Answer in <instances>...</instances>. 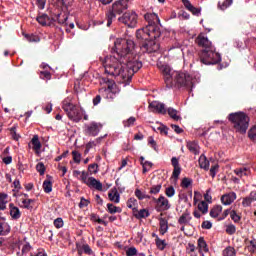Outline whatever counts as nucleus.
Returning a JSON list of instances; mask_svg holds the SVG:
<instances>
[{
  "label": "nucleus",
  "mask_w": 256,
  "mask_h": 256,
  "mask_svg": "<svg viewBox=\"0 0 256 256\" xmlns=\"http://www.w3.org/2000/svg\"><path fill=\"white\" fill-rule=\"evenodd\" d=\"M114 50L116 56H106L102 60L106 75L131 79L133 74L143 67V63L139 61L137 50H135V42L118 38L114 42Z\"/></svg>",
  "instance_id": "f257e3e1"
},
{
  "label": "nucleus",
  "mask_w": 256,
  "mask_h": 256,
  "mask_svg": "<svg viewBox=\"0 0 256 256\" xmlns=\"http://www.w3.org/2000/svg\"><path fill=\"white\" fill-rule=\"evenodd\" d=\"M144 18L148 24L138 31V33H143V37L146 39V42L141 46V51L142 53H157L159 43L155 39L161 37V20L156 13H147Z\"/></svg>",
  "instance_id": "f03ea898"
},
{
  "label": "nucleus",
  "mask_w": 256,
  "mask_h": 256,
  "mask_svg": "<svg viewBox=\"0 0 256 256\" xmlns=\"http://www.w3.org/2000/svg\"><path fill=\"white\" fill-rule=\"evenodd\" d=\"M159 69L162 75H164V81L168 89H173V87H177L178 89L181 87L193 88L201 80L199 74L194 75L187 72H177L167 64H162L159 66Z\"/></svg>",
  "instance_id": "7ed1b4c3"
},
{
  "label": "nucleus",
  "mask_w": 256,
  "mask_h": 256,
  "mask_svg": "<svg viewBox=\"0 0 256 256\" xmlns=\"http://www.w3.org/2000/svg\"><path fill=\"white\" fill-rule=\"evenodd\" d=\"M228 121H231L237 133L245 135L249 129V116L244 112H235L228 115Z\"/></svg>",
  "instance_id": "20e7f679"
},
{
  "label": "nucleus",
  "mask_w": 256,
  "mask_h": 256,
  "mask_svg": "<svg viewBox=\"0 0 256 256\" xmlns=\"http://www.w3.org/2000/svg\"><path fill=\"white\" fill-rule=\"evenodd\" d=\"M62 109L69 119L75 123H79V121L83 119V110L79 109L75 103H73V96H68L62 101Z\"/></svg>",
  "instance_id": "39448f33"
},
{
  "label": "nucleus",
  "mask_w": 256,
  "mask_h": 256,
  "mask_svg": "<svg viewBox=\"0 0 256 256\" xmlns=\"http://www.w3.org/2000/svg\"><path fill=\"white\" fill-rule=\"evenodd\" d=\"M129 9V0H116L112 4V9L107 13V27H111L113 19H116L117 15L125 13ZM117 14V15H116Z\"/></svg>",
  "instance_id": "423d86ee"
},
{
  "label": "nucleus",
  "mask_w": 256,
  "mask_h": 256,
  "mask_svg": "<svg viewBox=\"0 0 256 256\" xmlns=\"http://www.w3.org/2000/svg\"><path fill=\"white\" fill-rule=\"evenodd\" d=\"M200 61L203 65H217L221 63V54L217 53L215 48L203 49L200 53Z\"/></svg>",
  "instance_id": "0eeeda50"
},
{
  "label": "nucleus",
  "mask_w": 256,
  "mask_h": 256,
  "mask_svg": "<svg viewBox=\"0 0 256 256\" xmlns=\"http://www.w3.org/2000/svg\"><path fill=\"white\" fill-rule=\"evenodd\" d=\"M105 81L106 83H108V87L101 88L99 90V93L104 99H107V101H114L117 95L121 93V90L119 89L117 84H115L113 81L109 79H106Z\"/></svg>",
  "instance_id": "6e6552de"
},
{
  "label": "nucleus",
  "mask_w": 256,
  "mask_h": 256,
  "mask_svg": "<svg viewBox=\"0 0 256 256\" xmlns=\"http://www.w3.org/2000/svg\"><path fill=\"white\" fill-rule=\"evenodd\" d=\"M119 23H123V25H126V27H130V29H133L137 27V21L138 16L137 12L130 11L125 12L121 17L118 18Z\"/></svg>",
  "instance_id": "1a4fd4ad"
},
{
  "label": "nucleus",
  "mask_w": 256,
  "mask_h": 256,
  "mask_svg": "<svg viewBox=\"0 0 256 256\" xmlns=\"http://www.w3.org/2000/svg\"><path fill=\"white\" fill-rule=\"evenodd\" d=\"M68 19H69V17H67V15L58 13L53 18V21H57V23L66 27V31H67V33H69V31H71V29H75V24L74 23L69 24L67 22Z\"/></svg>",
  "instance_id": "9d476101"
},
{
  "label": "nucleus",
  "mask_w": 256,
  "mask_h": 256,
  "mask_svg": "<svg viewBox=\"0 0 256 256\" xmlns=\"http://www.w3.org/2000/svg\"><path fill=\"white\" fill-rule=\"evenodd\" d=\"M149 109L152 113H158L159 115H165L167 113V108L165 105L159 101H153L149 104Z\"/></svg>",
  "instance_id": "9b49d317"
},
{
  "label": "nucleus",
  "mask_w": 256,
  "mask_h": 256,
  "mask_svg": "<svg viewBox=\"0 0 256 256\" xmlns=\"http://www.w3.org/2000/svg\"><path fill=\"white\" fill-rule=\"evenodd\" d=\"M102 128L103 125H101V123L91 122L90 124L86 125V133L92 137H97Z\"/></svg>",
  "instance_id": "f8f14e48"
},
{
  "label": "nucleus",
  "mask_w": 256,
  "mask_h": 256,
  "mask_svg": "<svg viewBox=\"0 0 256 256\" xmlns=\"http://www.w3.org/2000/svg\"><path fill=\"white\" fill-rule=\"evenodd\" d=\"M155 201L159 211H169L171 209V204H169V199L165 198V196L161 195L158 199L153 198Z\"/></svg>",
  "instance_id": "ddd939ff"
},
{
  "label": "nucleus",
  "mask_w": 256,
  "mask_h": 256,
  "mask_svg": "<svg viewBox=\"0 0 256 256\" xmlns=\"http://www.w3.org/2000/svg\"><path fill=\"white\" fill-rule=\"evenodd\" d=\"M11 233V226L5 219V217H0V237H5Z\"/></svg>",
  "instance_id": "4468645a"
},
{
  "label": "nucleus",
  "mask_w": 256,
  "mask_h": 256,
  "mask_svg": "<svg viewBox=\"0 0 256 256\" xmlns=\"http://www.w3.org/2000/svg\"><path fill=\"white\" fill-rule=\"evenodd\" d=\"M90 189H96V191H103V183L97 180L95 177H89L87 184Z\"/></svg>",
  "instance_id": "2eb2a0df"
},
{
  "label": "nucleus",
  "mask_w": 256,
  "mask_h": 256,
  "mask_svg": "<svg viewBox=\"0 0 256 256\" xmlns=\"http://www.w3.org/2000/svg\"><path fill=\"white\" fill-rule=\"evenodd\" d=\"M182 3L184 5V7L190 11V13L192 15H196L197 17H199L201 15V8H196L195 6H193V4H191V1L189 0H182Z\"/></svg>",
  "instance_id": "dca6fc26"
},
{
  "label": "nucleus",
  "mask_w": 256,
  "mask_h": 256,
  "mask_svg": "<svg viewBox=\"0 0 256 256\" xmlns=\"http://www.w3.org/2000/svg\"><path fill=\"white\" fill-rule=\"evenodd\" d=\"M237 199V194L235 192H230L222 195L221 202L224 205H231Z\"/></svg>",
  "instance_id": "f3484780"
},
{
  "label": "nucleus",
  "mask_w": 256,
  "mask_h": 256,
  "mask_svg": "<svg viewBox=\"0 0 256 256\" xmlns=\"http://www.w3.org/2000/svg\"><path fill=\"white\" fill-rule=\"evenodd\" d=\"M198 45L199 47H203L204 49H207V51L211 48H215L213 44H211V41H209V38L205 36H199L198 37Z\"/></svg>",
  "instance_id": "a211bd4d"
},
{
  "label": "nucleus",
  "mask_w": 256,
  "mask_h": 256,
  "mask_svg": "<svg viewBox=\"0 0 256 256\" xmlns=\"http://www.w3.org/2000/svg\"><path fill=\"white\" fill-rule=\"evenodd\" d=\"M191 219H193V217H191V212H189V210H186L178 219V223L180 225H189V223H191Z\"/></svg>",
  "instance_id": "6ab92c4d"
},
{
  "label": "nucleus",
  "mask_w": 256,
  "mask_h": 256,
  "mask_svg": "<svg viewBox=\"0 0 256 256\" xmlns=\"http://www.w3.org/2000/svg\"><path fill=\"white\" fill-rule=\"evenodd\" d=\"M9 209H10V216L12 217V219L14 220L21 219V210H19V207L15 206L14 203H10Z\"/></svg>",
  "instance_id": "aec40b11"
},
{
  "label": "nucleus",
  "mask_w": 256,
  "mask_h": 256,
  "mask_svg": "<svg viewBox=\"0 0 256 256\" xmlns=\"http://www.w3.org/2000/svg\"><path fill=\"white\" fill-rule=\"evenodd\" d=\"M108 199L112 201V203H119L121 201V195L119 194V191L117 189H112L108 193Z\"/></svg>",
  "instance_id": "412c9836"
},
{
  "label": "nucleus",
  "mask_w": 256,
  "mask_h": 256,
  "mask_svg": "<svg viewBox=\"0 0 256 256\" xmlns=\"http://www.w3.org/2000/svg\"><path fill=\"white\" fill-rule=\"evenodd\" d=\"M198 163H199L200 169H204V171H209L210 163H209V160H207V156H205V154H202L199 157Z\"/></svg>",
  "instance_id": "4be33fe9"
},
{
  "label": "nucleus",
  "mask_w": 256,
  "mask_h": 256,
  "mask_svg": "<svg viewBox=\"0 0 256 256\" xmlns=\"http://www.w3.org/2000/svg\"><path fill=\"white\" fill-rule=\"evenodd\" d=\"M234 173L235 175H237V177H239V179H243V177H247L251 173V171L249 170V168L243 167L235 169Z\"/></svg>",
  "instance_id": "5701e85b"
},
{
  "label": "nucleus",
  "mask_w": 256,
  "mask_h": 256,
  "mask_svg": "<svg viewBox=\"0 0 256 256\" xmlns=\"http://www.w3.org/2000/svg\"><path fill=\"white\" fill-rule=\"evenodd\" d=\"M198 247L200 249L201 255L204 253H209V247L207 246V242L205 241V238L200 237L198 239Z\"/></svg>",
  "instance_id": "b1692460"
},
{
  "label": "nucleus",
  "mask_w": 256,
  "mask_h": 256,
  "mask_svg": "<svg viewBox=\"0 0 256 256\" xmlns=\"http://www.w3.org/2000/svg\"><path fill=\"white\" fill-rule=\"evenodd\" d=\"M31 143H32V149H34L36 153H39V151H41V141H39V136L34 135L31 140Z\"/></svg>",
  "instance_id": "393cba45"
},
{
  "label": "nucleus",
  "mask_w": 256,
  "mask_h": 256,
  "mask_svg": "<svg viewBox=\"0 0 256 256\" xmlns=\"http://www.w3.org/2000/svg\"><path fill=\"white\" fill-rule=\"evenodd\" d=\"M187 148L194 155H199V144L197 142H188Z\"/></svg>",
  "instance_id": "a878e982"
},
{
  "label": "nucleus",
  "mask_w": 256,
  "mask_h": 256,
  "mask_svg": "<svg viewBox=\"0 0 256 256\" xmlns=\"http://www.w3.org/2000/svg\"><path fill=\"white\" fill-rule=\"evenodd\" d=\"M169 231V224L167 223V220L161 218L160 219V233L161 235H165Z\"/></svg>",
  "instance_id": "bb28decb"
},
{
  "label": "nucleus",
  "mask_w": 256,
  "mask_h": 256,
  "mask_svg": "<svg viewBox=\"0 0 256 256\" xmlns=\"http://www.w3.org/2000/svg\"><path fill=\"white\" fill-rule=\"evenodd\" d=\"M167 113L171 119H174V121H179L181 119V116L177 114L179 112L175 108H168Z\"/></svg>",
  "instance_id": "cd10ccee"
},
{
  "label": "nucleus",
  "mask_w": 256,
  "mask_h": 256,
  "mask_svg": "<svg viewBox=\"0 0 256 256\" xmlns=\"http://www.w3.org/2000/svg\"><path fill=\"white\" fill-rule=\"evenodd\" d=\"M221 211H223V207L221 205L215 206L210 211V217H213L214 219H216V217H219V215H221Z\"/></svg>",
  "instance_id": "c85d7f7f"
},
{
  "label": "nucleus",
  "mask_w": 256,
  "mask_h": 256,
  "mask_svg": "<svg viewBox=\"0 0 256 256\" xmlns=\"http://www.w3.org/2000/svg\"><path fill=\"white\" fill-rule=\"evenodd\" d=\"M193 185V179L184 177L181 181L180 187L182 189H189Z\"/></svg>",
  "instance_id": "c756f323"
},
{
  "label": "nucleus",
  "mask_w": 256,
  "mask_h": 256,
  "mask_svg": "<svg viewBox=\"0 0 256 256\" xmlns=\"http://www.w3.org/2000/svg\"><path fill=\"white\" fill-rule=\"evenodd\" d=\"M44 193H51L53 191V182L49 179L43 182Z\"/></svg>",
  "instance_id": "7c9ffc66"
},
{
  "label": "nucleus",
  "mask_w": 256,
  "mask_h": 256,
  "mask_svg": "<svg viewBox=\"0 0 256 256\" xmlns=\"http://www.w3.org/2000/svg\"><path fill=\"white\" fill-rule=\"evenodd\" d=\"M37 21L40 25H47L51 21V18H49L47 14H43L37 17Z\"/></svg>",
  "instance_id": "2f4dec72"
},
{
  "label": "nucleus",
  "mask_w": 256,
  "mask_h": 256,
  "mask_svg": "<svg viewBox=\"0 0 256 256\" xmlns=\"http://www.w3.org/2000/svg\"><path fill=\"white\" fill-rule=\"evenodd\" d=\"M198 209H199V211H201V213H203V215H205V213L209 212V204H207V202H205V201H201L198 204Z\"/></svg>",
  "instance_id": "473e14b6"
},
{
  "label": "nucleus",
  "mask_w": 256,
  "mask_h": 256,
  "mask_svg": "<svg viewBox=\"0 0 256 256\" xmlns=\"http://www.w3.org/2000/svg\"><path fill=\"white\" fill-rule=\"evenodd\" d=\"M223 256H237V251H235V248L228 246L224 249Z\"/></svg>",
  "instance_id": "72a5a7b5"
},
{
  "label": "nucleus",
  "mask_w": 256,
  "mask_h": 256,
  "mask_svg": "<svg viewBox=\"0 0 256 256\" xmlns=\"http://www.w3.org/2000/svg\"><path fill=\"white\" fill-rule=\"evenodd\" d=\"M231 5H233V0H224L222 4L221 2L218 3V7L221 9V11H225V9L231 7Z\"/></svg>",
  "instance_id": "f704fd0d"
},
{
  "label": "nucleus",
  "mask_w": 256,
  "mask_h": 256,
  "mask_svg": "<svg viewBox=\"0 0 256 256\" xmlns=\"http://www.w3.org/2000/svg\"><path fill=\"white\" fill-rule=\"evenodd\" d=\"M127 207H128V209H132V211H137V199L130 198L127 201Z\"/></svg>",
  "instance_id": "c9c22d12"
},
{
  "label": "nucleus",
  "mask_w": 256,
  "mask_h": 256,
  "mask_svg": "<svg viewBox=\"0 0 256 256\" xmlns=\"http://www.w3.org/2000/svg\"><path fill=\"white\" fill-rule=\"evenodd\" d=\"M25 37L27 39V41H29V43H39V41H41V39L39 38V36L35 35V34H25Z\"/></svg>",
  "instance_id": "e433bc0d"
},
{
  "label": "nucleus",
  "mask_w": 256,
  "mask_h": 256,
  "mask_svg": "<svg viewBox=\"0 0 256 256\" xmlns=\"http://www.w3.org/2000/svg\"><path fill=\"white\" fill-rule=\"evenodd\" d=\"M107 209H108V212L111 213V215L115 214V213H121V208L120 207H117L113 204H107Z\"/></svg>",
  "instance_id": "4c0bfd02"
},
{
  "label": "nucleus",
  "mask_w": 256,
  "mask_h": 256,
  "mask_svg": "<svg viewBox=\"0 0 256 256\" xmlns=\"http://www.w3.org/2000/svg\"><path fill=\"white\" fill-rule=\"evenodd\" d=\"M156 247L160 249V251H163L165 247H167V243H165V240H162L159 238V236H156Z\"/></svg>",
  "instance_id": "58836bf2"
},
{
  "label": "nucleus",
  "mask_w": 256,
  "mask_h": 256,
  "mask_svg": "<svg viewBox=\"0 0 256 256\" xmlns=\"http://www.w3.org/2000/svg\"><path fill=\"white\" fill-rule=\"evenodd\" d=\"M136 219H145L149 217V211L146 209H141L137 214H135Z\"/></svg>",
  "instance_id": "ea45409f"
},
{
  "label": "nucleus",
  "mask_w": 256,
  "mask_h": 256,
  "mask_svg": "<svg viewBox=\"0 0 256 256\" xmlns=\"http://www.w3.org/2000/svg\"><path fill=\"white\" fill-rule=\"evenodd\" d=\"M135 121H137L135 117H130L123 121V125L124 127H133V125H135Z\"/></svg>",
  "instance_id": "a19ab883"
},
{
  "label": "nucleus",
  "mask_w": 256,
  "mask_h": 256,
  "mask_svg": "<svg viewBox=\"0 0 256 256\" xmlns=\"http://www.w3.org/2000/svg\"><path fill=\"white\" fill-rule=\"evenodd\" d=\"M142 167H143L142 172L147 173L148 171L151 170V167H153V163L150 161L142 162Z\"/></svg>",
  "instance_id": "79ce46f5"
},
{
  "label": "nucleus",
  "mask_w": 256,
  "mask_h": 256,
  "mask_svg": "<svg viewBox=\"0 0 256 256\" xmlns=\"http://www.w3.org/2000/svg\"><path fill=\"white\" fill-rule=\"evenodd\" d=\"M230 217L234 223H239V221H241V216L235 210L230 212Z\"/></svg>",
  "instance_id": "37998d69"
},
{
  "label": "nucleus",
  "mask_w": 256,
  "mask_h": 256,
  "mask_svg": "<svg viewBox=\"0 0 256 256\" xmlns=\"http://www.w3.org/2000/svg\"><path fill=\"white\" fill-rule=\"evenodd\" d=\"M161 184L154 185L150 188L151 195H158L161 192Z\"/></svg>",
  "instance_id": "c03bdc74"
},
{
  "label": "nucleus",
  "mask_w": 256,
  "mask_h": 256,
  "mask_svg": "<svg viewBox=\"0 0 256 256\" xmlns=\"http://www.w3.org/2000/svg\"><path fill=\"white\" fill-rule=\"evenodd\" d=\"M34 202H35V200H33V199L22 200L24 209H33V206H31V203H34Z\"/></svg>",
  "instance_id": "a18cd8bd"
},
{
  "label": "nucleus",
  "mask_w": 256,
  "mask_h": 256,
  "mask_svg": "<svg viewBox=\"0 0 256 256\" xmlns=\"http://www.w3.org/2000/svg\"><path fill=\"white\" fill-rule=\"evenodd\" d=\"M236 232L237 227H235V225L230 224L226 226V233H228V235H235Z\"/></svg>",
  "instance_id": "49530a36"
},
{
  "label": "nucleus",
  "mask_w": 256,
  "mask_h": 256,
  "mask_svg": "<svg viewBox=\"0 0 256 256\" xmlns=\"http://www.w3.org/2000/svg\"><path fill=\"white\" fill-rule=\"evenodd\" d=\"M135 195H136L137 199H139V201H143V199H145L147 197V194L145 192L141 191L140 189L135 190Z\"/></svg>",
  "instance_id": "de8ad7c7"
},
{
  "label": "nucleus",
  "mask_w": 256,
  "mask_h": 256,
  "mask_svg": "<svg viewBox=\"0 0 256 256\" xmlns=\"http://www.w3.org/2000/svg\"><path fill=\"white\" fill-rule=\"evenodd\" d=\"M82 251L86 255H94L93 249H91V246H89V244L82 245Z\"/></svg>",
  "instance_id": "09e8293b"
},
{
  "label": "nucleus",
  "mask_w": 256,
  "mask_h": 256,
  "mask_svg": "<svg viewBox=\"0 0 256 256\" xmlns=\"http://www.w3.org/2000/svg\"><path fill=\"white\" fill-rule=\"evenodd\" d=\"M88 171L90 172V173H92V174H97V173H99V165H97V164H90L89 166H88Z\"/></svg>",
  "instance_id": "8fccbe9b"
},
{
  "label": "nucleus",
  "mask_w": 256,
  "mask_h": 256,
  "mask_svg": "<svg viewBox=\"0 0 256 256\" xmlns=\"http://www.w3.org/2000/svg\"><path fill=\"white\" fill-rule=\"evenodd\" d=\"M60 5H63L66 9H69L73 5V0H56Z\"/></svg>",
  "instance_id": "3c124183"
},
{
  "label": "nucleus",
  "mask_w": 256,
  "mask_h": 256,
  "mask_svg": "<svg viewBox=\"0 0 256 256\" xmlns=\"http://www.w3.org/2000/svg\"><path fill=\"white\" fill-rule=\"evenodd\" d=\"M165 195L169 198L175 196V188L173 186L167 187L165 190Z\"/></svg>",
  "instance_id": "603ef678"
},
{
  "label": "nucleus",
  "mask_w": 256,
  "mask_h": 256,
  "mask_svg": "<svg viewBox=\"0 0 256 256\" xmlns=\"http://www.w3.org/2000/svg\"><path fill=\"white\" fill-rule=\"evenodd\" d=\"M36 171H38V173H40V175H45V164H43V162H39L36 165Z\"/></svg>",
  "instance_id": "864d4df0"
},
{
  "label": "nucleus",
  "mask_w": 256,
  "mask_h": 256,
  "mask_svg": "<svg viewBox=\"0 0 256 256\" xmlns=\"http://www.w3.org/2000/svg\"><path fill=\"white\" fill-rule=\"evenodd\" d=\"M40 78L46 79V81L51 80V72L44 70L40 72Z\"/></svg>",
  "instance_id": "5fc2aeb1"
},
{
  "label": "nucleus",
  "mask_w": 256,
  "mask_h": 256,
  "mask_svg": "<svg viewBox=\"0 0 256 256\" xmlns=\"http://www.w3.org/2000/svg\"><path fill=\"white\" fill-rule=\"evenodd\" d=\"M179 175H181V167L174 168L172 172V177L173 179H175L176 182L179 180Z\"/></svg>",
  "instance_id": "6e6d98bb"
},
{
  "label": "nucleus",
  "mask_w": 256,
  "mask_h": 256,
  "mask_svg": "<svg viewBox=\"0 0 256 256\" xmlns=\"http://www.w3.org/2000/svg\"><path fill=\"white\" fill-rule=\"evenodd\" d=\"M72 155L75 163H81V153H79V151H72Z\"/></svg>",
  "instance_id": "4d7b16f0"
},
{
  "label": "nucleus",
  "mask_w": 256,
  "mask_h": 256,
  "mask_svg": "<svg viewBox=\"0 0 256 256\" xmlns=\"http://www.w3.org/2000/svg\"><path fill=\"white\" fill-rule=\"evenodd\" d=\"M254 200L250 198L249 196L245 197L242 201L243 207H251V203H253Z\"/></svg>",
  "instance_id": "13d9d810"
},
{
  "label": "nucleus",
  "mask_w": 256,
  "mask_h": 256,
  "mask_svg": "<svg viewBox=\"0 0 256 256\" xmlns=\"http://www.w3.org/2000/svg\"><path fill=\"white\" fill-rule=\"evenodd\" d=\"M248 137L252 139V141H256V126L249 130Z\"/></svg>",
  "instance_id": "bf43d9fd"
},
{
  "label": "nucleus",
  "mask_w": 256,
  "mask_h": 256,
  "mask_svg": "<svg viewBox=\"0 0 256 256\" xmlns=\"http://www.w3.org/2000/svg\"><path fill=\"white\" fill-rule=\"evenodd\" d=\"M157 130L160 131L162 135H167L169 133V128L163 124H160L159 127H157Z\"/></svg>",
  "instance_id": "052dcab7"
},
{
  "label": "nucleus",
  "mask_w": 256,
  "mask_h": 256,
  "mask_svg": "<svg viewBox=\"0 0 256 256\" xmlns=\"http://www.w3.org/2000/svg\"><path fill=\"white\" fill-rule=\"evenodd\" d=\"M204 199L207 203H213V197H211V189H208L204 194Z\"/></svg>",
  "instance_id": "680f3d73"
},
{
  "label": "nucleus",
  "mask_w": 256,
  "mask_h": 256,
  "mask_svg": "<svg viewBox=\"0 0 256 256\" xmlns=\"http://www.w3.org/2000/svg\"><path fill=\"white\" fill-rule=\"evenodd\" d=\"M126 255L127 256H135L137 255V248L135 247H130L126 250Z\"/></svg>",
  "instance_id": "e2e57ef3"
},
{
  "label": "nucleus",
  "mask_w": 256,
  "mask_h": 256,
  "mask_svg": "<svg viewBox=\"0 0 256 256\" xmlns=\"http://www.w3.org/2000/svg\"><path fill=\"white\" fill-rule=\"evenodd\" d=\"M54 226L56 227V229H61V227H63V218L55 219Z\"/></svg>",
  "instance_id": "0e129e2a"
},
{
  "label": "nucleus",
  "mask_w": 256,
  "mask_h": 256,
  "mask_svg": "<svg viewBox=\"0 0 256 256\" xmlns=\"http://www.w3.org/2000/svg\"><path fill=\"white\" fill-rule=\"evenodd\" d=\"M217 171H219V165H214L210 168V175L211 177L215 178L217 175Z\"/></svg>",
  "instance_id": "69168bd1"
},
{
  "label": "nucleus",
  "mask_w": 256,
  "mask_h": 256,
  "mask_svg": "<svg viewBox=\"0 0 256 256\" xmlns=\"http://www.w3.org/2000/svg\"><path fill=\"white\" fill-rule=\"evenodd\" d=\"M202 229H211V227H213V223H211V221L206 220L204 222H202L201 225Z\"/></svg>",
  "instance_id": "338daca9"
},
{
  "label": "nucleus",
  "mask_w": 256,
  "mask_h": 256,
  "mask_svg": "<svg viewBox=\"0 0 256 256\" xmlns=\"http://www.w3.org/2000/svg\"><path fill=\"white\" fill-rule=\"evenodd\" d=\"M88 205H89V200L82 197L79 203L80 209H83V207H87Z\"/></svg>",
  "instance_id": "774afa93"
}]
</instances>
